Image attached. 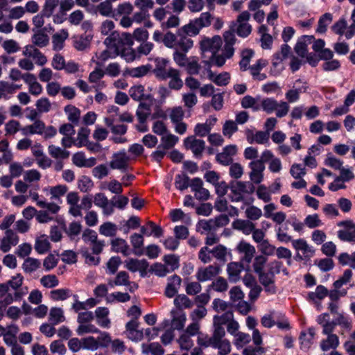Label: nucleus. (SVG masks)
<instances>
[{"mask_svg": "<svg viewBox=\"0 0 355 355\" xmlns=\"http://www.w3.org/2000/svg\"><path fill=\"white\" fill-rule=\"evenodd\" d=\"M131 284L130 281V276L125 271L119 272L114 279H109L108 285L111 287L125 286H128Z\"/></svg>", "mask_w": 355, "mask_h": 355, "instance_id": "obj_29", "label": "nucleus"}, {"mask_svg": "<svg viewBox=\"0 0 355 355\" xmlns=\"http://www.w3.org/2000/svg\"><path fill=\"white\" fill-rule=\"evenodd\" d=\"M69 37L67 30L62 29L59 33H56L52 37L53 49L58 51L62 49L64 42Z\"/></svg>", "mask_w": 355, "mask_h": 355, "instance_id": "obj_30", "label": "nucleus"}, {"mask_svg": "<svg viewBox=\"0 0 355 355\" xmlns=\"http://www.w3.org/2000/svg\"><path fill=\"white\" fill-rule=\"evenodd\" d=\"M117 230V226L111 222H105L99 227L100 234L105 236H114Z\"/></svg>", "mask_w": 355, "mask_h": 355, "instance_id": "obj_48", "label": "nucleus"}, {"mask_svg": "<svg viewBox=\"0 0 355 355\" xmlns=\"http://www.w3.org/2000/svg\"><path fill=\"white\" fill-rule=\"evenodd\" d=\"M216 329H214L213 334L211 336H209L208 335L200 334L198 336L197 343L199 345V347L207 348L209 347L213 346L214 342L216 340Z\"/></svg>", "mask_w": 355, "mask_h": 355, "instance_id": "obj_44", "label": "nucleus"}, {"mask_svg": "<svg viewBox=\"0 0 355 355\" xmlns=\"http://www.w3.org/2000/svg\"><path fill=\"white\" fill-rule=\"evenodd\" d=\"M211 254L214 258L223 264L227 262V255H231V252L227 250V248L220 244L211 249Z\"/></svg>", "mask_w": 355, "mask_h": 355, "instance_id": "obj_36", "label": "nucleus"}, {"mask_svg": "<svg viewBox=\"0 0 355 355\" xmlns=\"http://www.w3.org/2000/svg\"><path fill=\"white\" fill-rule=\"evenodd\" d=\"M129 160V157L123 150L113 155L110 162V166L112 169H118L125 172L128 169Z\"/></svg>", "mask_w": 355, "mask_h": 355, "instance_id": "obj_13", "label": "nucleus"}, {"mask_svg": "<svg viewBox=\"0 0 355 355\" xmlns=\"http://www.w3.org/2000/svg\"><path fill=\"white\" fill-rule=\"evenodd\" d=\"M168 87L171 89L180 90L183 87V81L180 78V72L178 69L169 77Z\"/></svg>", "mask_w": 355, "mask_h": 355, "instance_id": "obj_53", "label": "nucleus"}, {"mask_svg": "<svg viewBox=\"0 0 355 355\" xmlns=\"http://www.w3.org/2000/svg\"><path fill=\"white\" fill-rule=\"evenodd\" d=\"M71 291L67 288H60L51 291V298L55 301L64 300L70 296Z\"/></svg>", "mask_w": 355, "mask_h": 355, "instance_id": "obj_63", "label": "nucleus"}, {"mask_svg": "<svg viewBox=\"0 0 355 355\" xmlns=\"http://www.w3.org/2000/svg\"><path fill=\"white\" fill-rule=\"evenodd\" d=\"M89 133L90 130L89 128L86 127L81 128L78 132L76 146L78 148L86 146Z\"/></svg>", "mask_w": 355, "mask_h": 355, "instance_id": "obj_61", "label": "nucleus"}, {"mask_svg": "<svg viewBox=\"0 0 355 355\" xmlns=\"http://www.w3.org/2000/svg\"><path fill=\"white\" fill-rule=\"evenodd\" d=\"M236 250L239 254L242 255L241 261L246 264H249L252 261L256 252L255 248L245 241H241L236 246Z\"/></svg>", "mask_w": 355, "mask_h": 355, "instance_id": "obj_12", "label": "nucleus"}, {"mask_svg": "<svg viewBox=\"0 0 355 355\" xmlns=\"http://www.w3.org/2000/svg\"><path fill=\"white\" fill-rule=\"evenodd\" d=\"M188 334H182L178 339V343L182 350L189 351L193 346V341Z\"/></svg>", "mask_w": 355, "mask_h": 355, "instance_id": "obj_59", "label": "nucleus"}, {"mask_svg": "<svg viewBox=\"0 0 355 355\" xmlns=\"http://www.w3.org/2000/svg\"><path fill=\"white\" fill-rule=\"evenodd\" d=\"M200 44L202 57L206 58L207 52H210L211 55L218 52L222 45V39L219 35H215L211 38L205 37Z\"/></svg>", "mask_w": 355, "mask_h": 355, "instance_id": "obj_8", "label": "nucleus"}, {"mask_svg": "<svg viewBox=\"0 0 355 355\" xmlns=\"http://www.w3.org/2000/svg\"><path fill=\"white\" fill-rule=\"evenodd\" d=\"M250 18V15L248 11L242 12L238 17L236 21H233L230 26L229 31L236 34L241 37H248L252 32V26L248 23Z\"/></svg>", "mask_w": 355, "mask_h": 355, "instance_id": "obj_4", "label": "nucleus"}, {"mask_svg": "<svg viewBox=\"0 0 355 355\" xmlns=\"http://www.w3.org/2000/svg\"><path fill=\"white\" fill-rule=\"evenodd\" d=\"M184 147L187 150H191L194 157L200 158L205 148V142L199 139H196L195 136H189L184 140Z\"/></svg>", "mask_w": 355, "mask_h": 355, "instance_id": "obj_11", "label": "nucleus"}, {"mask_svg": "<svg viewBox=\"0 0 355 355\" xmlns=\"http://www.w3.org/2000/svg\"><path fill=\"white\" fill-rule=\"evenodd\" d=\"M49 154L55 159H67L69 157L70 153L68 150L61 148L55 145H50L48 147Z\"/></svg>", "mask_w": 355, "mask_h": 355, "instance_id": "obj_46", "label": "nucleus"}, {"mask_svg": "<svg viewBox=\"0 0 355 355\" xmlns=\"http://www.w3.org/2000/svg\"><path fill=\"white\" fill-rule=\"evenodd\" d=\"M177 70L170 66V61L168 59L164 58L155 59L153 73L159 80H166Z\"/></svg>", "mask_w": 355, "mask_h": 355, "instance_id": "obj_5", "label": "nucleus"}, {"mask_svg": "<svg viewBox=\"0 0 355 355\" xmlns=\"http://www.w3.org/2000/svg\"><path fill=\"white\" fill-rule=\"evenodd\" d=\"M40 266V261L38 259L28 257L24 261L22 268L26 272L31 273L37 270Z\"/></svg>", "mask_w": 355, "mask_h": 355, "instance_id": "obj_60", "label": "nucleus"}, {"mask_svg": "<svg viewBox=\"0 0 355 355\" xmlns=\"http://www.w3.org/2000/svg\"><path fill=\"white\" fill-rule=\"evenodd\" d=\"M177 44L175 49L187 53L193 46V41L185 34H180L178 30Z\"/></svg>", "mask_w": 355, "mask_h": 355, "instance_id": "obj_26", "label": "nucleus"}, {"mask_svg": "<svg viewBox=\"0 0 355 355\" xmlns=\"http://www.w3.org/2000/svg\"><path fill=\"white\" fill-rule=\"evenodd\" d=\"M64 112L67 114V118L69 121L75 125L78 123L80 116V111L79 109L73 105H69L65 106Z\"/></svg>", "mask_w": 355, "mask_h": 355, "instance_id": "obj_47", "label": "nucleus"}, {"mask_svg": "<svg viewBox=\"0 0 355 355\" xmlns=\"http://www.w3.org/2000/svg\"><path fill=\"white\" fill-rule=\"evenodd\" d=\"M147 225L150 227L151 232H147V228L145 226H141L140 228L141 234L134 233L130 236V243L135 250L134 254L137 256H141L144 254V251L141 249L144 245V235L147 236L153 235L156 238H159L164 234L163 229L154 222L148 220Z\"/></svg>", "mask_w": 355, "mask_h": 355, "instance_id": "obj_1", "label": "nucleus"}, {"mask_svg": "<svg viewBox=\"0 0 355 355\" xmlns=\"http://www.w3.org/2000/svg\"><path fill=\"white\" fill-rule=\"evenodd\" d=\"M233 317L234 315L232 311H226L221 315H215L213 319L214 329H224L223 325L228 324L233 319Z\"/></svg>", "mask_w": 355, "mask_h": 355, "instance_id": "obj_37", "label": "nucleus"}, {"mask_svg": "<svg viewBox=\"0 0 355 355\" xmlns=\"http://www.w3.org/2000/svg\"><path fill=\"white\" fill-rule=\"evenodd\" d=\"M64 320L65 318L61 308L53 307L51 309L49 320L53 325L58 324L59 323L64 322Z\"/></svg>", "mask_w": 355, "mask_h": 355, "instance_id": "obj_45", "label": "nucleus"}, {"mask_svg": "<svg viewBox=\"0 0 355 355\" xmlns=\"http://www.w3.org/2000/svg\"><path fill=\"white\" fill-rule=\"evenodd\" d=\"M18 242V236L12 230H7L5 232V236L1 241L0 250L3 252H7L12 246H15Z\"/></svg>", "mask_w": 355, "mask_h": 355, "instance_id": "obj_16", "label": "nucleus"}, {"mask_svg": "<svg viewBox=\"0 0 355 355\" xmlns=\"http://www.w3.org/2000/svg\"><path fill=\"white\" fill-rule=\"evenodd\" d=\"M262 109L268 114L276 111V116L282 118L287 115L289 111V105L287 102L280 101L272 98H266L261 101Z\"/></svg>", "mask_w": 355, "mask_h": 355, "instance_id": "obj_3", "label": "nucleus"}, {"mask_svg": "<svg viewBox=\"0 0 355 355\" xmlns=\"http://www.w3.org/2000/svg\"><path fill=\"white\" fill-rule=\"evenodd\" d=\"M173 302L178 309H189L193 306L191 300L184 294L177 295Z\"/></svg>", "mask_w": 355, "mask_h": 355, "instance_id": "obj_51", "label": "nucleus"}, {"mask_svg": "<svg viewBox=\"0 0 355 355\" xmlns=\"http://www.w3.org/2000/svg\"><path fill=\"white\" fill-rule=\"evenodd\" d=\"M225 44L223 48V53L226 58L230 59L234 54V45L236 42L234 34L231 31H226L223 34Z\"/></svg>", "mask_w": 355, "mask_h": 355, "instance_id": "obj_18", "label": "nucleus"}, {"mask_svg": "<svg viewBox=\"0 0 355 355\" xmlns=\"http://www.w3.org/2000/svg\"><path fill=\"white\" fill-rule=\"evenodd\" d=\"M225 336V329L218 328L216 329V340L212 347L218 349V355H227L231 352V343L230 340L224 338Z\"/></svg>", "mask_w": 355, "mask_h": 355, "instance_id": "obj_7", "label": "nucleus"}, {"mask_svg": "<svg viewBox=\"0 0 355 355\" xmlns=\"http://www.w3.org/2000/svg\"><path fill=\"white\" fill-rule=\"evenodd\" d=\"M292 246L296 250L295 259L302 261L312 257L315 253L313 248L304 239L292 241Z\"/></svg>", "mask_w": 355, "mask_h": 355, "instance_id": "obj_6", "label": "nucleus"}, {"mask_svg": "<svg viewBox=\"0 0 355 355\" xmlns=\"http://www.w3.org/2000/svg\"><path fill=\"white\" fill-rule=\"evenodd\" d=\"M227 59L228 58L223 54H218V53H216L211 54L205 63L209 66L214 65L218 67H221L225 64Z\"/></svg>", "mask_w": 355, "mask_h": 355, "instance_id": "obj_56", "label": "nucleus"}, {"mask_svg": "<svg viewBox=\"0 0 355 355\" xmlns=\"http://www.w3.org/2000/svg\"><path fill=\"white\" fill-rule=\"evenodd\" d=\"M133 11V6L129 2H124L120 3L117 6V7L114 10L113 18L117 19L119 17L122 16H128Z\"/></svg>", "mask_w": 355, "mask_h": 355, "instance_id": "obj_38", "label": "nucleus"}, {"mask_svg": "<svg viewBox=\"0 0 355 355\" xmlns=\"http://www.w3.org/2000/svg\"><path fill=\"white\" fill-rule=\"evenodd\" d=\"M32 42L34 45L42 48L49 44V38L42 30H37L32 37Z\"/></svg>", "mask_w": 355, "mask_h": 355, "instance_id": "obj_43", "label": "nucleus"}, {"mask_svg": "<svg viewBox=\"0 0 355 355\" xmlns=\"http://www.w3.org/2000/svg\"><path fill=\"white\" fill-rule=\"evenodd\" d=\"M252 340L254 346L250 345L245 347L242 352L243 355H266V349L261 346L263 343L262 336L259 329L252 332Z\"/></svg>", "mask_w": 355, "mask_h": 355, "instance_id": "obj_9", "label": "nucleus"}, {"mask_svg": "<svg viewBox=\"0 0 355 355\" xmlns=\"http://www.w3.org/2000/svg\"><path fill=\"white\" fill-rule=\"evenodd\" d=\"M302 80L300 79L297 80L295 82V85L293 88L289 89L285 94L286 98L288 101V103H295L300 98V94L302 92H306L307 89L306 86H302L301 87H295L296 85L298 83H301Z\"/></svg>", "mask_w": 355, "mask_h": 355, "instance_id": "obj_28", "label": "nucleus"}, {"mask_svg": "<svg viewBox=\"0 0 355 355\" xmlns=\"http://www.w3.org/2000/svg\"><path fill=\"white\" fill-rule=\"evenodd\" d=\"M247 139L249 143L252 144L254 141L259 144L267 143L269 139V132L263 131H258L251 138L248 134Z\"/></svg>", "mask_w": 355, "mask_h": 355, "instance_id": "obj_57", "label": "nucleus"}, {"mask_svg": "<svg viewBox=\"0 0 355 355\" xmlns=\"http://www.w3.org/2000/svg\"><path fill=\"white\" fill-rule=\"evenodd\" d=\"M213 19H214V17H213L209 12H205L201 13L199 17L194 19L202 29V28L209 26Z\"/></svg>", "mask_w": 355, "mask_h": 355, "instance_id": "obj_62", "label": "nucleus"}, {"mask_svg": "<svg viewBox=\"0 0 355 355\" xmlns=\"http://www.w3.org/2000/svg\"><path fill=\"white\" fill-rule=\"evenodd\" d=\"M268 271L272 273L274 276L279 274L281 272L286 276L289 275L288 270L284 267L282 261L274 260L271 261L268 266Z\"/></svg>", "mask_w": 355, "mask_h": 355, "instance_id": "obj_49", "label": "nucleus"}, {"mask_svg": "<svg viewBox=\"0 0 355 355\" xmlns=\"http://www.w3.org/2000/svg\"><path fill=\"white\" fill-rule=\"evenodd\" d=\"M45 129V123L42 120H36L31 125H26L21 128L23 135H42Z\"/></svg>", "mask_w": 355, "mask_h": 355, "instance_id": "obj_25", "label": "nucleus"}, {"mask_svg": "<svg viewBox=\"0 0 355 355\" xmlns=\"http://www.w3.org/2000/svg\"><path fill=\"white\" fill-rule=\"evenodd\" d=\"M254 55V51L252 49H245L241 53V60L239 62L240 69L243 71L249 69V63L250 59Z\"/></svg>", "mask_w": 355, "mask_h": 355, "instance_id": "obj_54", "label": "nucleus"}, {"mask_svg": "<svg viewBox=\"0 0 355 355\" xmlns=\"http://www.w3.org/2000/svg\"><path fill=\"white\" fill-rule=\"evenodd\" d=\"M260 283L263 286L266 292L274 294L276 293V286L275 285V276L269 271L261 272L257 274Z\"/></svg>", "mask_w": 355, "mask_h": 355, "instance_id": "obj_17", "label": "nucleus"}, {"mask_svg": "<svg viewBox=\"0 0 355 355\" xmlns=\"http://www.w3.org/2000/svg\"><path fill=\"white\" fill-rule=\"evenodd\" d=\"M333 17L331 13L327 12L322 15L318 20L317 32L324 33L327 31V26L332 21Z\"/></svg>", "mask_w": 355, "mask_h": 355, "instance_id": "obj_55", "label": "nucleus"}, {"mask_svg": "<svg viewBox=\"0 0 355 355\" xmlns=\"http://www.w3.org/2000/svg\"><path fill=\"white\" fill-rule=\"evenodd\" d=\"M142 352L148 355L150 353L153 355H163L164 349L159 343H152L149 345H142Z\"/></svg>", "mask_w": 355, "mask_h": 355, "instance_id": "obj_42", "label": "nucleus"}, {"mask_svg": "<svg viewBox=\"0 0 355 355\" xmlns=\"http://www.w3.org/2000/svg\"><path fill=\"white\" fill-rule=\"evenodd\" d=\"M189 178L185 173L178 174L175 176V186L180 190L184 191L189 187Z\"/></svg>", "mask_w": 355, "mask_h": 355, "instance_id": "obj_58", "label": "nucleus"}, {"mask_svg": "<svg viewBox=\"0 0 355 355\" xmlns=\"http://www.w3.org/2000/svg\"><path fill=\"white\" fill-rule=\"evenodd\" d=\"M153 98L148 99V102H141L136 112V115L141 123H144L150 115Z\"/></svg>", "mask_w": 355, "mask_h": 355, "instance_id": "obj_23", "label": "nucleus"}, {"mask_svg": "<svg viewBox=\"0 0 355 355\" xmlns=\"http://www.w3.org/2000/svg\"><path fill=\"white\" fill-rule=\"evenodd\" d=\"M314 40L313 35H303L297 40L295 46V53L302 58H305L307 53V46Z\"/></svg>", "mask_w": 355, "mask_h": 355, "instance_id": "obj_22", "label": "nucleus"}, {"mask_svg": "<svg viewBox=\"0 0 355 355\" xmlns=\"http://www.w3.org/2000/svg\"><path fill=\"white\" fill-rule=\"evenodd\" d=\"M130 97L137 101H148L152 97L149 94H145L144 87L141 85H135L129 89Z\"/></svg>", "mask_w": 355, "mask_h": 355, "instance_id": "obj_31", "label": "nucleus"}, {"mask_svg": "<svg viewBox=\"0 0 355 355\" xmlns=\"http://www.w3.org/2000/svg\"><path fill=\"white\" fill-rule=\"evenodd\" d=\"M72 162L74 165L78 167H92L96 163V159L95 157H90L87 159L83 152H78L73 155Z\"/></svg>", "mask_w": 355, "mask_h": 355, "instance_id": "obj_21", "label": "nucleus"}, {"mask_svg": "<svg viewBox=\"0 0 355 355\" xmlns=\"http://www.w3.org/2000/svg\"><path fill=\"white\" fill-rule=\"evenodd\" d=\"M201 28L195 19L191 20L189 24L178 29L180 34H185L189 37L197 35Z\"/></svg>", "mask_w": 355, "mask_h": 355, "instance_id": "obj_33", "label": "nucleus"}, {"mask_svg": "<svg viewBox=\"0 0 355 355\" xmlns=\"http://www.w3.org/2000/svg\"><path fill=\"white\" fill-rule=\"evenodd\" d=\"M50 248L51 243L46 235L43 234L36 239L35 243V250L39 254H44L47 252Z\"/></svg>", "mask_w": 355, "mask_h": 355, "instance_id": "obj_39", "label": "nucleus"}, {"mask_svg": "<svg viewBox=\"0 0 355 355\" xmlns=\"http://www.w3.org/2000/svg\"><path fill=\"white\" fill-rule=\"evenodd\" d=\"M249 166L251 169L249 174L250 180L255 184L261 183L263 179L264 164L259 161H252Z\"/></svg>", "mask_w": 355, "mask_h": 355, "instance_id": "obj_15", "label": "nucleus"}, {"mask_svg": "<svg viewBox=\"0 0 355 355\" xmlns=\"http://www.w3.org/2000/svg\"><path fill=\"white\" fill-rule=\"evenodd\" d=\"M178 141V137L172 134H168L166 135L162 136L161 138V144H159V148H165L166 150L171 149L177 144Z\"/></svg>", "mask_w": 355, "mask_h": 355, "instance_id": "obj_50", "label": "nucleus"}, {"mask_svg": "<svg viewBox=\"0 0 355 355\" xmlns=\"http://www.w3.org/2000/svg\"><path fill=\"white\" fill-rule=\"evenodd\" d=\"M96 11L104 17H113L114 10L110 1H104L96 6Z\"/></svg>", "mask_w": 355, "mask_h": 355, "instance_id": "obj_52", "label": "nucleus"}, {"mask_svg": "<svg viewBox=\"0 0 355 355\" xmlns=\"http://www.w3.org/2000/svg\"><path fill=\"white\" fill-rule=\"evenodd\" d=\"M232 226L234 229L241 231L244 234L249 235L253 232L255 225L249 220L237 219L232 223Z\"/></svg>", "mask_w": 355, "mask_h": 355, "instance_id": "obj_27", "label": "nucleus"}, {"mask_svg": "<svg viewBox=\"0 0 355 355\" xmlns=\"http://www.w3.org/2000/svg\"><path fill=\"white\" fill-rule=\"evenodd\" d=\"M252 339V336L244 332H239L234 336L233 344L237 349H241L245 345L250 343Z\"/></svg>", "mask_w": 355, "mask_h": 355, "instance_id": "obj_41", "label": "nucleus"}, {"mask_svg": "<svg viewBox=\"0 0 355 355\" xmlns=\"http://www.w3.org/2000/svg\"><path fill=\"white\" fill-rule=\"evenodd\" d=\"M339 345V338L336 334L327 336V339L321 342L320 347L322 351H328L330 349H336Z\"/></svg>", "mask_w": 355, "mask_h": 355, "instance_id": "obj_40", "label": "nucleus"}, {"mask_svg": "<svg viewBox=\"0 0 355 355\" xmlns=\"http://www.w3.org/2000/svg\"><path fill=\"white\" fill-rule=\"evenodd\" d=\"M315 334V330L314 327H309L308 329V333L302 331L300 336V340L301 348L309 349L312 343V340Z\"/></svg>", "mask_w": 355, "mask_h": 355, "instance_id": "obj_35", "label": "nucleus"}, {"mask_svg": "<svg viewBox=\"0 0 355 355\" xmlns=\"http://www.w3.org/2000/svg\"><path fill=\"white\" fill-rule=\"evenodd\" d=\"M304 224L309 228L313 229L322 225L321 220L317 214L308 215L304 221Z\"/></svg>", "mask_w": 355, "mask_h": 355, "instance_id": "obj_64", "label": "nucleus"}, {"mask_svg": "<svg viewBox=\"0 0 355 355\" xmlns=\"http://www.w3.org/2000/svg\"><path fill=\"white\" fill-rule=\"evenodd\" d=\"M182 279L177 275H173L168 279L165 289V295L171 298L177 295L181 286Z\"/></svg>", "mask_w": 355, "mask_h": 355, "instance_id": "obj_19", "label": "nucleus"}, {"mask_svg": "<svg viewBox=\"0 0 355 355\" xmlns=\"http://www.w3.org/2000/svg\"><path fill=\"white\" fill-rule=\"evenodd\" d=\"M243 262H230L227 266L228 279L231 282L236 283L240 279V274L243 270Z\"/></svg>", "mask_w": 355, "mask_h": 355, "instance_id": "obj_20", "label": "nucleus"}, {"mask_svg": "<svg viewBox=\"0 0 355 355\" xmlns=\"http://www.w3.org/2000/svg\"><path fill=\"white\" fill-rule=\"evenodd\" d=\"M220 267L216 265H209L207 267L200 268L196 274L198 282H205L211 280L213 277L219 274Z\"/></svg>", "mask_w": 355, "mask_h": 355, "instance_id": "obj_14", "label": "nucleus"}, {"mask_svg": "<svg viewBox=\"0 0 355 355\" xmlns=\"http://www.w3.org/2000/svg\"><path fill=\"white\" fill-rule=\"evenodd\" d=\"M124 263L125 268L130 272H135L139 271L141 277L146 276L149 263L146 259L131 258L125 260Z\"/></svg>", "mask_w": 355, "mask_h": 355, "instance_id": "obj_10", "label": "nucleus"}, {"mask_svg": "<svg viewBox=\"0 0 355 355\" xmlns=\"http://www.w3.org/2000/svg\"><path fill=\"white\" fill-rule=\"evenodd\" d=\"M112 251L121 253L124 256L130 254L129 246L125 240L120 238L115 239L111 241Z\"/></svg>", "mask_w": 355, "mask_h": 355, "instance_id": "obj_32", "label": "nucleus"}, {"mask_svg": "<svg viewBox=\"0 0 355 355\" xmlns=\"http://www.w3.org/2000/svg\"><path fill=\"white\" fill-rule=\"evenodd\" d=\"M208 77L210 80L218 86H226L230 80V75L228 72H223L215 75L212 71H208Z\"/></svg>", "mask_w": 355, "mask_h": 355, "instance_id": "obj_34", "label": "nucleus"}, {"mask_svg": "<svg viewBox=\"0 0 355 355\" xmlns=\"http://www.w3.org/2000/svg\"><path fill=\"white\" fill-rule=\"evenodd\" d=\"M327 295L328 289L322 285H319L314 292L309 293L307 299L319 307L321 305L320 301L326 297Z\"/></svg>", "mask_w": 355, "mask_h": 355, "instance_id": "obj_24", "label": "nucleus"}, {"mask_svg": "<svg viewBox=\"0 0 355 355\" xmlns=\"http://www.w3.org/2000/svg\"><path fill=\"white\" fill-rule=\"evenodd\" d=\"M104 44L109 49H114L115 55H119L120 51L126 46H132L133 40L131 34L123 33L120 34L116 31H113L105 40Z\"/></svg>", "mask_w": 355, "mask_h": 355, "instance_id": "obj_2", "label": "nucleus"}]
</instances>
